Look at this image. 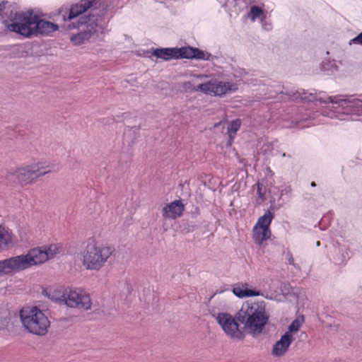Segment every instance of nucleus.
<instances>
[{"label":"nucleus","mask_w":362,"mask_h":362,"mask_svg":"<svg viewBox=\"0 0 362 362\" xmlns=\"http://www.w3.org/2000/svg\"><path fill=\"white\" fill-rule=\"evenodd\" d=\"M262 28L264 30L269 31L272 29V25L271 23L262 21Z\"/></svg>","instance_id":"obj_27"},{"label":"nucleus","mask_w":362,"mask_h":362,"mask_svg":"<svg viewBox=\"0 0 362 362\" xmlns=\"http://www.w3.org/2000/svg\"><path fill=\"white\" fill-rule=\"evenodd\" d=\"M207 78L208 76L204 74L196 75L193 77L192 83L201 82L197 85L195 90L200 91L206 95L222 97L235 92L238 88L235 83L222 81L216 78L205 81V79Z\"/></svg>","instance_id":"obj_8"},{"label":"nucleus","mask_w":362,"mask_h":362,"mask_svg":"<svg viewBox=\"0 0 362 362\" xmlns=\"http://www.w3.org/2000/svg\"><path fill=\"white\" fill-rule=\"evenodd\" d=\"M317 101L325 105L322 115L330 118L346 120L344 115L362 116V96L346 98L334 95L320 98Z\"/></svg>","instance_id":"obj_3"},{"label":"nucleus","mask_w":362,"mask_h":362,"mask_svg":"<svg viewBox=\"0 0 362 362\" xmlns=\"http://www.w3.org/2000/svg\"><path fill=\"white\" fill-rule=\"evenodd\" d=\"M36 21L37 13L28 9L16 13L6 27L8 30L28 38L35 35Z\"/></svg>","instance_id":"obj_9"},{"label":"nucleus","mask_w":362,"mask_h":362,"mask_svg":"<svg viewBox=\"0 0 362 362\" xmlns=\"http://www.w3.org/2000/svg\"><path fill=\"white\" fill-rule=\"evenodd\" d=\"M176 52L177 59H195L206 61L213 59V56L210 53L189 46L176 47Z\"/></svg>","instance_id":"obj_12"},{"label":"nucleus","mask_w":362,"mask_h":362,"mask_svg":"<svg viewBox=\"0 0 362 362\" xmlns=\"http://www.w3.org/2000/svg\"><path fill=\"white\" fill-rule=\"evenodd\" d=\"M247 17L252 22H255L257 20H259L262 22L266 18V12L258 6H252L247 14Z\"/></svg>","instance_id":"obj_22"},{"label":"nucleus","mask_w":362,"mask_h":362,"mask_svg":"<svg viewBox=\"0 0 362 362\" xmlns=\"http://www.w3.org/2000/svg\"><path fill=\"white\" fill-rule=\"evenodd\" d=\"M301 322L299 320H293L288 327V330L284 334H288L291 339H294V335L299 331L301 327Z\"/></svg>","instance_id":"obj_23"},{"label":"nucleus","mask_w":362,"mask_h":362,"mask_svg":"<svg viewBox=\"0 0 362 362\" xmlns=\"http://www.w3.org/2000/svg\"><path fill=\"white\" fill-rule=\"evenodd\" d=\"M59 29V25L54 23L42 19L37 13L35 36L49 35Z\"/></svg>","instance_id":"obj_16"},{"label":"nucleus","mask_w":362,"mask_h":362,"mask_svg":"<svg viewBox=\"0 0 362 362\" xmlns=\"http://www.w3.org/2000/svg\"><path fill=\"white\" fill-rule=\"evenodd\" d=\"M240 125H241V122L238 119L233 120L230 122V126L228 128V132L229 134L230 140H232L234 139L235 134L238 132V130L240 129Z\"/></svg>","instance_id":"obj_24"},{"label":"nucleus","mask_w":362,"mask_h":362,"mask_svg":"<svg viewBox=\"0 0 362 362\" xmlns=\"http://www.w3.org/2000/svg\"><path fill=\"white\" fill-rule=\"evenodd\" d=\"M13 176L22 185L28 184L35 180L28 165L17 168L13 172Z\"/></svg>","instance_id":"obj_18"},{"label":"nucleus","mask_w":362,"mask_h":362,"mask_svg":"<svg viewBox=\"0 0 362 362\" xmlns=\"http://www.w3.org/2000/svg\"><path fill=\"white\" fill-rule=\"evenodd\" d=\"M20 318L23 327L35 335H45L50 326L48 313L37 305L22 308L20 310Z\"/></svg>","instance_id":"obj_4"},{"label":"nucleus","mask_w":362,"mask_h":362,"mask_svg":"<svg viewBox=\"0 0 362 362\" xmlns=\"http://www.w3.org/2000/svg\"><path fill=\"white\" fill-rule=\"evenodd\" d=\"M95 4V0H81L78 2L72 4L70 7L69 14L66 16H64L63 20L64 21H71L78 17L88 9L93 7Z\"/></svg>","instance_id":"obj_13"},{"label":"nucleus","mask_w":362,"mask_h":362,"mask_svg":"<svg viewBox=\"0 0 362 362\" xmlns=\"http://www.w3.org/2000/svg\"><path fill=\"white\" fill-rule=\"evenodd\" d=\"M286 259L289 264L293 265L296 269H300V267L295 264L294 257L291 253L286 254Z\"/></svg>","instance_id":"obj_26"},{"label":"nucleus","mask_w":362,"mask_h":362,"mask_svg":"<svg viewBox=\"0 0 362 362\" xmlns=\"http://www.w3.org/2000/svg\"><path fill=\"white\" fill-rule=\"evenodd\" d=\"M47 296L57 303H64L68 307L87 310L91 308V300L87 292L81 288L66 289L62 295L56 290H49Z\"/></svg>","instance_id":"obj_7"},{"label":"nucleus","mask_w":362,"mask_h":362,"mask_svg":"<svg viewBox=\"0 0 362 362\" xmlns=\"http://www.w3.org/2000/svg\"><path fill=\"white\" fill-rule=\"evenodd\" d=\"M78 33L73 34L71 42L74 45H81L95 40L103 33L102 17L98 14H90L81 16L78 22Z\"/></svg>","instance_id":"obj_5"},{"label":"nucleus","mask_w":362,"mask_h":362,"mask_svg":"<svg viewBox=\"0 0 362 362\" xmlns=\"http://www.w3.org/2000/svg\"><path fill=\"white\" fill-rule=\"evenodd\" d=\"M225 335L233 341H243L245 333L257 337L264 331L269 320L263 303L245 302L235 315L220 312L214 315Z\"/></svg>","instance_id":"obj_1"},{"label":"nucleus","mask_w":362,"mask_h":362,"mask_svg":"<svg viewBox=\"0 0 362 362\" xmlns=\"http://www.w3.org/2000/svg\"><path fill=\"white\" fill-rule=\"evenodd\" d=\"M185 210V206L180 200H175L166 204L162 209V215L168 219L180 217Z\"/></svg>","instance_id":"obj_15"},{"label":"nucleus","mask_w":362,"mask_h":362,"mask_svg":"<svg viewBox=\"0 0 362 362\" xmlns=\"http://www.w3.org/2000/svg\"><path fill=\"white\" fill-rule=\"evenodd\" d=\"M260 190V187H259V185H258V192H259Z\"/></svg>","instance_id":"obj_30"},{"label":"nucleus","mask_w":362,"mask_h":362,"mask_svg":"<svg viewBox=\"0 0 362 362\" xmlns=\"http://www.w3.org/2000/svg\"><path fill=\"white\" fill-rule=\"evenodd\" d=\"M13 244V235L11 231L0 224V251H2Z\"/></svg>","instance_id":"obj_19"},{"label":"nucleus","mask_w":362,"mask_h":362,"mask_svg":"<svg viewBox=\"0 0 362 362\" xmlns=\"http://www.w3.org/2000/svg\"><path fill=\"white\" fill-rule=\"evenodd\" d=\"M6 323V317L5 315H0V328L4 327Z\"/></svg>","instance_id":"obj_28"},{"label":"nucleus","mask_w":362,"mask_h":362,"mask_svg":"<svg viewBox=\"0 0 362 362\" xmlns=\"http://www.w3.org/2000/svg\"><path fill=\"white\" fill-rule=\"evenodd\" d=\"M233 293L235 296L240 298L263 296L264 298L269 300H281L280 296L269 294L267 292H261L259 291L250 289L248 288V284L245 283H239L235 284L233 288Z\"/></svg>","instance_id":"obj_11"},{"label":"nucleus","mask_w":362,"mask_h":362,"mask_svg":"<svg viewBox=\"0 0 362 362\" xmlns=\"http://www.w3.org/2000/svg\"><path fill=\"white\" fill-rule=\"evenodd\" d=\"M153 54L164 60L177 59L176 47L156 49L153 52Z\"/></svg>","instance_id":"obj_20"},{"label":"nucleus","mask_w":362,"mask_h":362,"mask_svg":"<svg viewBox=\"0 0 362 362\" xmlns=\"http://www.w3.org/2000/svg\"><path fill=\"white\" fill-rule=\"evenodd\" d=\"M61 252L57 244H51L30 249L26 254L11 257L0 261V276L12 275L34 266L42 264L54 258Z\"/></svg>","instance_id":"obj_2"},{"label":"nucleus","mask_w":362,"mask_h":362,"mask_svg":"<svg viewBox=\"0 0 362 362\" xmlns=\"http://www.w3.org/2000/svg\"><path fill=\"white\" fill-rule=\"evenodd\" d=\"M274 218L273 214L267 211L260 216L252 229V239L254 242L261 245L264 241L270 238L272 233L269 226Z\"/></svg>","instance_id":"obj_10"},{"label":"nucleus","mask_w":362,"mask_h":362,"mask_svg":"<svg viewBox=\"0 0 362 362\" xmlns=\"http://www.w3.org/2000/svg\"><path fill=\"white\" fill-rule=\"evenodd\" d=\"M311 185H312V186H315V182H312Z\"/></svg>","instance_id":"obj_29"},{"label":"nucleus","mask_w":362,"mask_h":362,"mask_svg":"<svg viewBox=\"0 0 362 362\" xmlns=\"http://www.w3.org/2000/svg\"><path fill=\"white\" fill-rule=\"evenodd\" d=\"M112 255L109 247L101 246L93 240L80 252L79 259L87 269L99 270Z\"/></svg>","instance_id":"obj_6"},{"label":"nucleus","mask_w":362,"mask_h":362,"mask_svg":"<svg viewBox=\"0 0 362 362\" xmlns=\"http://www.w3.org/2000/svg\"><path fill=\"white\" fill-rule=\"evenodd\" d=\"M27 165L35 180L51 172L50 165L46 161H38Z\"/></svg>","instance_id":"obj_17"},{"label":"nucleus","mask_w":362,"mask_h":362,"mask_svg":"<svg viewBox=\"0 0 362 362\" xmlns=\"http://www.w3.org/2000/svg\"><path fill=\"white\" fill-rule=\"evenodd\" d=\"M339 64L341 62L336 60L326 59L321 63L320 69L328 74H334L339 71Z\"/></svg>","instance_id":"obj_21"},{"label":"nucleus","mask_w":362,"mask_h":362,"mask_svg":"<svg viewBox=\"0 0 362 362\" xmlns=\"http://www.w3.org/2000/svg\"><path fill=\"white\" fill-rule=\"evenodd\" d=\"M349 45H360L362 46V33H361L356 37L353 38L350 41Z\"/></svg>","instance_id":"obj_25"},{"label":"nucleus","mask_w":362,"mask_h":362,"mask_svg":"<svg viewBox=\"0 0 362 362\" xmlns=\"http://www.w3.org/2000/svg\"><path fill=\"white\" fill-rule=\"evenodd\" d=\"M293 339L288 334H283L281 338L276 341L272 349L271 354L274 357H283L288 351Z\"/></svg>","instance_id":"obj_14"}]
</instances>
